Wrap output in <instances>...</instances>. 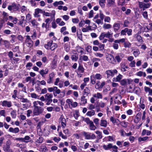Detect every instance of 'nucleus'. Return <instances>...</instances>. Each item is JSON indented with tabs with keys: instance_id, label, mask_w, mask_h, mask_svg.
<instances>
[{
	"instance_id": "obj_1",
	"label": "nucleus",
	"mask_w": 152,
	"mask_h": 152,
	"mask_svg": "<svg viewBox=\"0 0 152 152\" xmlns=\"http://www.w3.org/2000/svg\"><path fill=\"white\" fill-rule=\"evenodd\" d=\"M20 6L19 4H16L14 2L11 5L8 6V9L9 10L11 11L13 10V11H16L19 9V6Z\"/></svg>"
},
{
	"instance_id": "obj_2",
	"label": "nucleus",
	"mask_w": 152,
	"mask_h": 152,
	"mask_svg": "<svg viewBox=\"0 0 152 152\" xmlns=\"http://www.w3.org/2000/svg\"><path fill=\"white\" fill-rule=\"evenodd\" d=\"M96 109L95 110L96 112H98L100 111V107L102 108H104L105 106V104L102 101H101L100 102L99 101H97L95 104Z\"/></svg>"
},
{
	"instance_id": "obj_3",
	"label": "nucleus",
	"mask_w": 152,
	"mask_h": 152,
	"mask_svg": "<svg viewBox=\"0 0 152 152\" xmlns=\"http://www.w3.org/2000/svg\"><path fill=\"white\" fill-rule=\"evenodd\" d=\"M117 72V70L116 69H114L107 70L106 71L105 73L107 75V78H108L110 77H113Z\"/></svg>"
},
{
	"instance_id": "obj_4",
	"label": "nucleus",
	"mask_w": 152,
	"mask_h": 152,
	"mask_svg": "<svg viewBox=\"0 0 152 152\" xmlns=\"http://www.w3.org/2000/svg\"><path fill=\"white\" fill-rule=\"evenodd\" d=\"M124 57V54L122 53H118L115 55L114 59L115 63L117 62L118 63H120Z\"/></svg>"
},
{
	"instance_id": "obj_5",
	"label": "nucleus",
	"mask_w": 152,
	"mask_h": 152,
	"mask_svg": "<svg viewBox=\"0 0 152 152\" xmlns=\"http://www.w3.org/2000/svg\"><path fill=\"white\" fill-rule=\"evenodd\" d=\"M44 111V108L40 107H37L34 108L33 114H41Z\"/></svg>"
},
{
	"instance_id": "obj_6",
	"label": "nucleus",
	"mask_w": 152,
	"mask_h": 152,
	"mask_svg": "<svg viewBox=\"0 0 152 152\" xmlns=\"http://www.w3.org/2000/svg\"><path fill=\"white\" fill-rule=\"evenodd\" d=\"M63 132L65 134V135H64L61 132H59V135L60 137H61L62 138L64 139L67 138V136L66 135L69 134V130L68 129H66L63 130Z\"/></svg>"
},
{
	"instance_id": "obj_7",
	"label": "nucleus",
	"mask_w": 152,
	"mask_h": 152,
	"mask_svg": "<svg viewBox=\"0 0 152 152\" xmlns=\"http://www.w3.org/2000/svg\"><path fill=\"white\" fill-rule=\"evenodd\" d=\"M1 102V105L3 107H10L12 106V103L11 101H8L7 100H4L2 102Z\"/></svg>"
},
{
	"instance_id": "obj_8",
	"label": "nucleus",
	"mask_w": 152,
	"mask_h": 152,
	"mask_svg": "<svg viewBox=\"0 0 152 152\" xmlns=\"http://www.w3.org/2000/svg\"><path fill=\"white\" fill-rule=\"evenodd\" d=\"M107 60L109 63L112 64H115L114 57L112 54H110L107 57Z\"/></svg>"
},
{
	"instance_id": "obj_9",
	"label": "nucleus",
	"mask_w": 152,
	"mask_h": 152,
	"mask_svg": "<svg viewBox=\"0 0 152 152\" xmlns=\"http://www.w3.org/2000/svg\"><path fill=\"white\" fill-rule=\"evenodd\" d=\"M60 93L61 94L59 95V97L62 98L64 96L65 94L64 92L62 91L61 92V90L58 89L53 93V95L54 96H57V94H59Z\"/></svg>"
},
{
	"instance_id": "obj_10",
	"label": "nucleus",
	"mask_w": 152,
	"mask_h": 152,
	"mask_svg": "<svg viewBox=\"0 0 152 152\" xmlns=\"http://www.w3.org/2000/svg\"><path fill=\"white\" fill-rule=\"evenodd\" d=\"M45 96L46 101H48L49 102H52V100L51 99L53 97L52 94L48 93L45 94Z\"/></svg>"
},
{
	"instance_id": "obj_11",
	"label": "nucleus",
	"mask_w": 152,
	"mask_h": 152,
	"mask_svg": "<svg viewBox=\"0 0 152 152\" xmlns=\"http://www.w3.org/2000/svg\"><path fill=\"white\" fill-rule=\"evenodd\" d=\"M131 81H131V80L129 79H124L121 80L119 82L121 86H124L126 84L127 82H128L129 84H130Z\"/></svg>"
},
{
	"instance_id": "obj_12",
	"label": "nucleus",
	"mask_w": 152,
	"mask_h": 152,
	"mask_svg": "<svg viewBox=\"0 0 152 152\" xmlns=\"http://www.w3.org/2000/svg\"><path fill=\"white\" fill-rule=\"evenodd\" d=\"M53 42V40H51L48 42L47 44H45L44 45V47L47 50H50Z\"/></svg>"
},
{
	"instance_id": "obj_13",
	"label": "nucleus",
	"mask_w": 152,
	"mask_h": 152,
	"mask_svg": "<svg viewBox=\"0 0 152 152\" xmlns=\"http://www.w3.org/2000/svg\"><path fill=\"white\" fill-rule=\"evenodd\" d=\"M123 77L122 75L119 74L116 77L113 78V81L115 82H119L122 78Z\"/></svg>"
},
{
	"instance_id": "obj_14",
	"label": "nucleus",
	"mask_w": 152,
	"mask_h": 152,
	"mask_svg": "<svg viewBox=\"0 0 152 152\" xmlns=\"http://www.w3.org/2000/svg\"><path fill=\"white\" fill-rule=\"evenodd\" d=\"M57 63V60L54 58L50 64L51 67L52 69H55L56 67Z\"/></svg>"
},
{
	"instance_id": "obj_15",
	"label": "nucleus",
	"mask_w": 152,
	"mask_h": 152,
	"mask_svg": "<svg viewBox=\"0 0 152 152\" xmlns=\"http://www.w3.org/2000/svg\"><path fill=\"white\" fill-rule=\"evenodd\" d=\"M66 102L68 103L69 105L70 104H71L73 107H76L78 105V103L77 102H74L73 103L72 100L69 99H67Z\"/></svg>"
},
{
	"instance_id": "obj_16",
	"label": "nucleus",
	"mask_w": 152,
	"mask_h": 152,
	"mask_svg": "<svg viewBox=\"0 0 152 152\" xmlns=\"http://www.w3.org/2000/svg\"><path fill=\"white\" fill-rule=\"evenodd\" d=\"M113 28L114 31L116 33L118 31L120 28V26L119 23H115L113 25Z\"/></svg>"
},
{
	"instance_id": "obj_17",
	"label": "nucleus",
	"mask_w": 152,
	"mask_h": 152,
	"mask_svg": "<svg viewBox=\"0 0 152 152\" xmlns=\"http://www.w3.org/2000/svg\"><path fill=\"white\" fill-rule=\"evenodd\" d=\"M134 37L135 38H136L137 41H138L139 42H143V40L142 39V37L139 35V33L135 34L134 36Z\"/></svg>"
},
{
	"instance_id": "obj_18",
	"label": "nucleus",
	"mask_w": 152,
	"mask_h": 152,
	"mask_svg": "<svg viewBox=\"0 0 152 152\" xmlns=\"http://www.w3.org/2000/svg\"><path fill=\"white\" fill-rule=\"evenodd\" d=\"M75 49L76 51L78 53H81V55L83 53H83V50H84V48H81L80 46H79L78 45H77L76 46L75 48Z\"/></svg>"
},
{
	"instance_id": "obj_19",
	"label": "nucleus",
	"mask_w": 152,
	"mask_h": 152,
	"mask_svg": "<svg viewBox=\"0 0 152 152\" xmlns=\"http://www.w3.org/2000/svg\"><path fill=\"white\" fill-rule=\"evenodd\" d=\"M71 58L72 61H77L78 59V54L77 53H75V54L72 55Z\"/></svg>"
},
{
	"instance_id": "obj_20",
	"label": "nucleus",
	"mask_w": 152,
	"mask_h": 152,
	"mask_svg": "<svg viewBox=\"0 0 152 152\" xmlns=\"http://www.w3.org/2000/svg\"><path fill=\"white\" fill-rule=\"evenodd\" d=\"M144 89L145 91V92H148V95H152V89H151L149 87L145 86L144 87Z\"/></svg>"
},
{
	"instance_id": "obj_21",
	"label": "nucleus",
	"mask_w": 152,
	"mask_h": 152,
	"mask_svg": "<svg viewBox=\"0 0 152 152\" xmlns=\"http://www.w3.org/2000/svg\"><path fill=\"white\" fill-rule=\"evenodd\" d=\"M113 145L111 143H109L107 145H104L102 146L103 148L105 150H108L112 148L113 146Z\"/></svg>"
},
{
	"instance_id": "obj_22",
	"label": "nucleus",
	"mask_w": 152,
	"mask_h": 152,
	"mask_svg": "<svg viewBox=\"0 0 152 152\" xmlns=\"http://www.w3.org/2000/svg\"><path fill=\"white\" fill-rule=\"evenodd\" d=\"M19 130L18 128L16 127L13 128L12 127H10L9 129V131L11 132L14 133H17L19 132Z\"/></svg>"
},
{
	"instance_id": "obj_23",
	"label": "nucleus",
	"mask_w": 152,
	"mask_h": 152,
	"mask_svg": "<svg viewBox=\"0 0 152 152\" xmlns=\"http://www.w3.org/2000/svg\"><path fill=\"white\" fill-rule=\"evenodd\" d=\"M60 119V121H61V124L62 128L64 129L66 126V120L64 118H63L62 116H61Z\"/></svg>"
},
{
	"instance_id": "obj_24",
	"label": "nucleus",
	"mask_w": 152,
	"mask_h": 152,
	"mask_svg": "<svg viewBox=\"0 0 152 152\" xmlns=\"http://www.w3.org/2000/svg\"><path fill=\"white\" fill-rule=\"evenodd\" d=\"M90 93V90L89 88L87 87H86L84 89L83 92V95L88 96V94Z\"/></svg>"
},
{
	"instance_id": "obj_25",
	"label": "nucleus",
	"mask_w": 152,
	"mask_h": 152,
	"mask_svg": "<svg viewBox=\"0 0 152 152\" xmlns=\"http://www.w3.org/2000/svg\"><path fill=\"white\" fill-rule=\"evenodd\" d=\"M126 38H123L115 40L114 42L115 43H119V44H124L126 40Z\"/></svg>"
},
{
	"instance_id": "obj_26",
	"label": "nucleus",
	"mask_w": 152,
	"mask_h": 152,
	"mask_svg": "<svg viewBox=\"0 0 152 152\" xmlns=\"http://www.w3.org/2000/svg\"><path fill=\"white\" fill-rule=\"evenodd\" d=\"M123 45L125 48H129L132 45L131 43L128 41L127 39Z\"/></svg>"
},
{
	"instance_id": "obj_27",
	"label": "nucleus",
	"mask_w": 152,
	"mask_h": 152,
	"mask_svg": "<svg viewBox=\"0 0 152 152\" xmlns=\"http://www.w3.org/2000/svg\"><path fill=\"white\" fill-rule=\"evenodd\" d=\"M77 35L78 39L82 41H83L82 34L81 30L80 29L79 31H77Z\"/></svg>"
},
{
	"instance_id": "obj_28",
	"label": "nucleus",
	"mask_w": 152,
	"mask_h": 152,
	"mask_svg": "<svg viewBox=\"0 0 152 152\" xmlns=\"http://www.w3.org/2000/svg\"><path fill=\"white\" fill-rule=\"evenodd\" d=\"M39 150L41 152H46L48 151V149L45 146L41 145L40 146Z\"/></svg>"
},
{
	"instance_id": "obj_29",
	"label": "nucleus",
	"mask_w": 152,
	"mask_h": 152,
	"mask_svg": "<svg viewBox=\"0 0 152 152\" xmlns=\"http://www.w3.org/2000/svg\"><path fill=\"white\" fill-rule=\"evenodd\" d=\"M79 65L77 70L80 73H83L84 72V69L82 65L79 64Z\"/></svg>"
},
{
	"instance_id": "obj_30",
	"label": "nucleus",
	"mask_w": 152,
	"mask_h": 152,
	"mask_svg": "<svg viewBox=\"0 0 152 152\" xmlns=\"http://www.w3.org/2000/svg\"><path fill=\"white\" fill-rule=\"evenodd\" d=\"M3 150L5 152H12V150L10 148V146L6 145L3 147Z\"/></svg>"
},
{
	"instance_id": "obj_31",
	"label": "nucleus",
	"mask_w": 152,
	"mask_h": 152,
	"mask_svg": "<svg viewBox=\"0 0 152 152\" xmlns=\"http://www.w3.org/2000/svg\"><path fill=\"white\" fill-rule=\"evenodd\" d=\"M100 125L101 126L106 127L107 126V122L104 120H102L100 121Z\"/></svg>"
},
{
	"instance_id": "obj_32",
	"label": "nucleus",
	"mask_w": 152,
	"mask_h": 152,
	"mask_svg": "<svg viewBox=\"0 0 152 152\" xmlns=\"http://www.w3.org/2000/svg\"><path fill=\"white\" fill-rule=\"evenodd\" d=\"M136 75L140 77L143 76L144 77H145L146 75L145 72L141 71H139L137 72Z\"/></svg>"
},
{
	"instance_id": "obj_33",
	"label": "nucleus",
	"mask_w": 152,
	"mask_h": 152,
	"mask_svg": "<svg viewBox=\"0 0 152 152\" xmlns=\"http://www.w3.org/2000/svg\"><path fill=\"white\" fill-rule=\"evenodd\" d=\"M27 46L30 48L32 47L33 45V42L32 40L30 41H26Z\"/></svg>"
},
{
	"instance_id": "obj_34",
	"label": "nucleus",
	"mask_w": 152,
	"mask_h": 152,
	"mask_svg": "<svg viewBox=\"0 0 152 152\" xmlns=\"http://www.w3.org/2000/svg\"><path fill=\"white\" fill-rule=\"evenodd\" d=\"M86 96H87L83 95V96L81 98V101L82 102L83 104L84 105H85L87 102V99H86Z\"/></svg>"
},
{
	"instance_id": "obj_35",
	"label": "nucleus",
	"mask_w": 152,
	"mask_h": 152,
	"mask_svg": "<svg viewBox=\"0 0 152 152\" xmlns=\"http://www.w3.org/2000/svg\"><path fill=\"white\" fill-rule=\"evenodd\" d=\"M106 0H100L99 1V4L102 8H103L104 7Z\"/></svg>"
},
{
	"instance_id": "obj_36",
	"label": "nucleus",
	"mask_w": 152,
	"mask_h": 152,
	"mask_svg": "<svg viewBox=\"0 0 152 152\" xmlns=\"http://www.w3.org/2000/svg\"><path fill=\"white\" fill-rule=\"evenodd\" d=\"M64 48L65 50L67 52H68L70 50V46L68 44L66 43L64 46Z\"/></svg>"
},
{
	"instance_id": "obj_37",
	"label": "nucleus",
	"mask_w": 152,
	"mask_h": 152,
	"mask_svg": "<svg viewBox=\"0 0 152 152\" xmlns=\"http://www.w3.org/2000/svg\"><path fill=\"white\" fill-rule=\"evenodd\" d=\"M96 79L94 78V75L91 76L90 77V80L91 83L92 84H95L96 83Z\"/></svg>"
},
{
	"instance_id": "obj_38",
	"label": "nucleus",
	"mask_w": 152,
	"mask_h": 152,
	"mask_svg": "<svg viewBox=\"0 0 152 152\" xmlns=\"http://www.w3.org/2000/svg\"><path fill=\"white\" fill-rule=\"evenodd\" d=\"M148 138V137H139L138 138V141L139 142H141L142 141H144L146 140Z\"/></svg>"
},
{
	"instance_id": "obj_39",
	"label": "nucleus",
	"mask_w": 152,
	"mask_h": 152,
	"mask_svg": "<svg viewBox=\"0 0 152 152\" xmlns=\"http://www.w3.org/2000/svg\"><path fill=\"white\" fill-rule=\"evenodd\" d=\"M21 19L18 20L19 22L18 23V24L20 25H22L23 21H24L25 20V17L23 16H21Z\"/></svg>"
},
{
	"instance_id": "obj_40",
	"label": "nucleus",
	"mask_w": 152,
	"mask_h": 152,
	"mask_svg": "<svg viewBox=\"0 0 152 152\" xmlns=\"http://www.w3.org/2000/svg\"><path fill=\"white\" fill-rule=\"evenodd\" d=\"M113 33H111L109 31H108L106 33H104L105 37L107 38L110 37H113Z\"/></svg>"
},
{
	"instance_id": "obj_41",
	"label": "nucleus",
	"mask_w": 152,
	"mask_h": 152,
	"mask_svg": "<svg viewBox=\"0 0 152 152\" xmlns=\"http://www.w3.org/2000/svg\"><path fill=\"white\" fill-rule=\"evenodd\" d=\"M95 133L97 134V137L98 139H99L102 138V133L101 132L99 131H97L95 132Z\"/></svg>"
},
{
	"instance_id": "obj_42",
	"label": "nucleus",
	"mask_w": 152,
	"mask_h": 152,
	"mask_svg": "<svg viewBox=\"0 0 152 152\" xmlns=\"http://www.w3.org/2000/svg\"><path fill=\"white\" fill-rule=\"evenodd\" d=\"M83 134L86 137V138L87 139H91V135L90 133H86L85 132H84L83 133Z\"/></svg>"
},
{
	"instance_id": "obj_43",
	"label": "nucleus",
	"mask_w": 152,
	"mask_h": 152,
	"mask_svg": "<svg viewBox=\"0 0 152 152\" xmlns=\"http://www.w3.org/2000/svg\"><path fill=\"white\" fill-rule=\"evenodd\" d=\"M94 76L95 79L96 80H99L102 77V75L100 74L99 73L96 74L95 75H94Z\"/></svg>"
},
{
	"instance_id": "obj_44",
	"label": "nucleus",
	"mask_w": 152,
	"mask_h": 152,
	"mask_svg": "<svg viewBox=\"0 0 152 152\" xmlns=\"http://www.w3.org/2000/svg\"><path fill=\"white\" fill-rule=\"evenodd\" d=\"M140 53L138 49L134 51L133 52V55L135 57L138 56Z\"/></svg>"
},
{
	"instance_id": "obj_45",
	"label": "nucleus",
	"mask_w": 152,
	"mask_h": 152,
	"mask_svg": "<svg viewBox=\"0 0 152 152\" xmlns=\"http://www.w3.org/2000/svg\"><path fill=\"white\" fill-rule=\"evenodd\" d=\"M58 47V45L56 43H53V44L51 46L50 50L51 51H54L56 48Z\"/></svg>"
},
{
	"instance_id": "obj_46",
	"label": "nucleus",
	"mask_w": 152,
	"mask_h": 152,
	"mask_svg": "<svg viewBox=\"0 0 152 152\" xmlns=\"http://www.w3.org/2000/svg\"><path fill=\"white\" fill-rule=\"evenodd\" d=\"M111 25L110 24H106L104 23L103 26V28L106 29H108L111 28Z\"/></svg>"
},
{
	"instance_id": "obj_47",
	"label": "nucleus",
	"mask_w": 152,
	"mask_h": 152,
	"mask_svg": "<svg viewBox=\"0 0 152 152\" xmlns=\"http://www.w3.org/2000/svg\"><path fill=\"white\" fill-rule=\"evenodd\" d=\"M126 33L128 36L131 35L132 34V30L130 29H129L128 28H126Z\"/></svg>"
},
{
	"instance_id": "obj_48",
	"label": "nucleus",
	"mask_w": 152,
	"mask_h": 152,
	"mask_svg": "<svg viewBox=\"0 0 152 152\" xmlns=\"http://www.w3.org/2000/svg\"><path fill=\"white\" fill-rule=\"evenodd\" d=\"M45 128V130L43 132V134L45 136H48L50 133V132L48 130Z\"/></svg>"
},
{
	"instance_id": "obj_49",
	"label": "nucleus",
	"mask_w": 152,
	"mask_h": 152,
	"mask_svg": "<svg viewBox=\"0 0 152 152\" xmlns=\"http://www.w3.org/2000/svg\"><path fill=\"white\" fill-rule=\"evenodd\" d=\"M151 3H144V7L143 9V10H144L145 9H147L149 8L151 6Z\"/></svg>"
},
{
	"instance_id": "obj_50",
	"label": "nucleus",
	"mask_w": 152,
	"mask_h": 152,
	"mask_svg": "<svg viewBox=\"0 0 152 152\" xmlns=\"http://www.w3.org/2000/svg\"><path fill=\"white\" fill-rule=\"evenodd\" d=\"M90 129L91 130H95L96 129V126H94V124L93 123H91L90 124Z\"/></svg>"
},
{
	"instance_id": "obj_51",
	"label": "nucleus",
	"mask_w": 152,
	"mask_h": 152,
	"mask_svg": "<svg viewBox=\"0 0 152 152\" xmlns=\"http://www.w3.org/2000/svg\"><path fill=\"white\" fill-rule=\"evenodd\" d=\"M19 99H20V101L23 102H28L29 100L27 98H19Z\"/></svg>"
},
{
	"instance_id": "obj_52",
	"label": "nucleus",
	"mask_w": 152,
	"mask_h": 152,
	"mask_svg": "<svg viewBox=\"0 0 152 152\" xmlns=\"http://www.w3.org/2000/svg\"><path fill=\"white\" fill-rule=\"evenodd\" d=\"M30 139V137L28 136H26L25 137L23 138V142H28V140H29Z\"/></svg>"
},
{
	"instance_id": "obj_53",
	"label": "nucleus",
	"mask_w": 152,
	"mask_h": 152,
	"mask_svg": "<svg viewBox=\"0 0 152 152\" xmlns=\"http://www.w3.org/2000/svg\"><path fill=\"white\" fill-rule=\"evenodd\" d=\"M126 28H125L124 29L122 30L120 33V35L121 36H124L126 35Z\"/></svg>"
},
{
	"instance_id": "obj_54",
	"label": "nucleus",
	"mask_w": 152,
	"mask_h": 152,
	"mask_svg": "<svg viewBox=\"0 0 152 152\" xmlns=\"http://www.w3.org/2000/svg\"><path fill=\"white\" fill-rule=\"evenodd\" d=\"M31 96L32 98H37V99H39V96L38 95H37L36 94L33 93H31Z\"/></svg>"
},
{
	"instance_id": "obj_55",
	"label": "nucleus",
	"mask_w": 152,
	"mask_h": 152,
	"mask_svg": "<svg viewBox=\"0 0 152 152\" xmlns=\"http://www.w3.org/2000/svg\"><path fill=\"white\" fill-rule=\"evenodd\" d=\"M105 37V35H104V32H102L100 35L99 37V39L101 40L103 39H104V38Z\"/></svg>"
},
{
	"instance_id": "obj_56",
	"label": "nucleus",
	"mask_w": 152,
	"mask_h": 152,
	"mask_svg": "<svg viewBox=\"0 0 152 152\" xmlns=\"http://www.w3.org/2000/svg\"><path fill=\"white\" fill-rule=\"evenodd\" d=\"M100 12L99 14V17L100 19L102 21L104 18L105 15L103 14L102 12L101 11H100Z\"/></svg>"
},
{
	"instance_id": "obj_57",
	"label": "nucleus",
	"mask_w": 152,
	"mask_h": 152,
	"mask_svg": "<svg viewBox=\"0 0 152 152\" xmlns=\"http://www.w3.org/2000/svg\"><path fill=\"white\" fill-rule=\"evenodd\" d=\"M144 3L142 2L139 1V6L140 8H142L143 9L144 7Z\"/></svg>"
},
{
	"instance_id": "obj_58",
	"label": "nucleus",
	"mask_w": 152,
	"mask_h": 152,
	"mask_svg": "<svg viewBox=\"0 0 152 152\" xmlns=\"http://www.w3.org/2000/svg\"><path fill=\"white\" fill-rule=\"evenodd\" d=\"M129 23V21L127 20H125L124 21L123 26L124 27H128V24Z\"/></svg>"
},
{
	"instance_id": "obj_59",
	"label": "nucleus",
	"mask_w": 152,
	"mask_h": 152,
	"mask_svg": "<svg viewBox=\"0 0 152 152\" xmlns=\"http://www.w3.org/2000/svg\"><path fill=\"white\" fill-rule=\"evenodd\" d=\"M142 15L144 18L146 19L148 18V15L147 11H145L144 12L142 13Z\"/></svg>"
},
{
	"instance_id": "obj_60",
	"label": "nucleus",
	"mask_w": 152,
	"mask_h": 152,
	"mask_svg": "<svg viewBox=\"0 0 152 152\" xmlns=\"http://www.w3.org/2000/svg\"><path fill=\"white\" fill-rule=\"evenodd\" d=\"M112 152H117L118 147L116 145H113L112 148Z\"/></svg>"
},
{
	"instance_id": "obj_61",
	"label": "nucleus",
	"mask_w": 152,
	"mask_h": 152,
	"mask_svg": "<svg viewBox=\"0 0 152 152\" xmlns=\"http://www.w3.org/2000/svg\"><path fill=\"white\" fill-rule=\"evenodd\" d=\"M71 149L74 152H75L77 150V148L76 146L71 145Z\"/></svg>"
},
{
	"instance_id": "obj_62",
	"label": "nucleus",
	"mask_w": 152,
	"mask_h": 152,
	"mask_svg": "<svg viewBox=\"0 0 152 152\" xmlns=\"http://www.w3.org/2000/svg\"><path fill=\"white\" fill-rule=\"evenodd\" d=\"M79 21L78 18H73L72 19V21L73 23H77Z\"/></svg>"
},
{
	"instance_id": "obj_63",
	"label": "nucleus",
	"mask_w": 152,
	"mask_h": 152,
	"mask_svg": "<svg viewBox=\"0 0 152 152\" xmlns=\"http://www.w3.org/2000/svg\"><path fill=\"white\" fill-rule=\"evenodd\" d=\"M13 53L11 51H10L9 52L8 56L11 59L13 58Z\"/></svg>"
},
{
	"instance_id": "obj_64",
	"label": "nucleus",
	"mask_w": 152,
	"mask_h": 152,
	"mask_svg": "<svg viewBox=\"0 0 152 152\" xmlns=\"http://www.w3.org/2000/svg\"><path fill=\"white\" fill-rule=\"evenodd\" d=\"M94 16V11L93 10L90 11V12L89 13L88 18H89L93 17Z\"/></svg>"
}]
</instances>
